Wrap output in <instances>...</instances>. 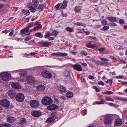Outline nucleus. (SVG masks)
<instances>
[{
	"label": "nucleus",
	"mask_w": 127,
	"mask_h": 127,
	"mask_svg": "<svg viewBox=\"0 0 127 127\" xmlns=\"http://www.w3.org/2000/svg\"><path fill=\"white\" fill-rule=\"evenodd\" d=\"M41 102L44 105H48L52 103L53 100L50 97L46 96L42 99Z\"/></svg>",
	"instance_id": "1"
},
{
	"label": "nucleus",
	"mask_w": 127,
	"mask_h": 127,
	"mask_svg": "<svg viewBox=\"0 0 127 127\" xmlns=\"http://www.w3.org/2000/svg\"><path fill=\"white\" fill-rule=\"evenodd\" d=\"M0 75L1 78L3 81H8L10 79V75L8 73H2Z\"/></svg>",
	"instance_id": "2"
},
{
	"label": "nucleus",
	"mask_w": 127,
	"mask_h": 127,
	"mask_svg": "<svg viewBox=\"0 0 127 127\" xmlns=\"http://www.w3.org/2000/svg\"><path fill=\"white\" fill-rule=\"evenodd\" d=\"M10 102L8 100L3 99L0 101V104L3 107L8 108L10 105Z\"/></svg>",
	"instance_id": "3"
},
{
	"label": "nucleus",
	"mask_w": 127,
	"mask_h": 127,
	"mask_svg": "<svg viewBox=\"0 0 127 127\" xmlns=\"http://www.w3.org/2000/svg\"><path fill=\"white\" fill-rule=\"evenodd\" d=\"M39 46L40 47H47L51 45V43L47 41H42L38 43Z\"/></svg>",
	"instance_id": "4"
},
{
	"label": "nucleus",
	"mask_w": 127,
	"mask_h": 127,
	"mask_svg": "<svg viewBox=\"0 0 127 127\" xmlns=\"http://www.w3.org/2000/svg\"><path fill=\"white\" fill-rule=\"evenodd\" d=\"M41 75L43 77L49 79L51 78L52 76V74L49 71L45 70L42 72Z\"/></svg>",
	"instance_id": "5"
},
{
	"label": "nucleus",
	"mask_w": 127,
	"mask_h": 127,
	"mask_svg": "<svg viewBox=\"0 0 127 127\" xmlns=\"http://www.w3.org/2000/svg\"><path fill=\"white\" fill-rule=\"evenodd\" d=\"M25 98L24 95L21 93H20L17 94L16 96V100L18 101L22 102L23 101Z\"/></svg>",
	"instance_id": "6"
},
{
	"label": "nucleus",
	"mask_w": 127,
	"mask_h": 127,
	"mask_svg": "<svg viewBox=\"0 0 127 127\" xmlns=\"http://www.w3.org/2000/svg\"><path fill=\"white\" fill-rule=\"evenodd\" d=\"M30 105L32 108H35L38 106L39 104V101L37 100H32L30 103Z\"/></svg>",
	"instance_id": "7"
},
{
	"label": "nucleus",
	"mask_w": 127,
	"mask_h": 127,
	"mask_svg": "<svg viewBox=\"0 0 127 127\" xmlns=\"http://www.w3.org/2000/svg\"><path fill=\"white\" fill-rule=\"evenodd\" d=\"M112 121L111 117L109 116H107L105 118L104 124L106 125H109L111 124Z\"/></svg>",
	"instance_id": "8"
},
{
	"label": "nucleus",
	"mask_w": 127,
	"mask_h": 127,
	"mask_svg": "<svg viewBox=\"0 0 127 127\" xmlns=\"http://www.w3.org/2000/svg\"><path fill=\"white\" fill-rule=\"evenodd\" d=\"M29 83H30L31 84H32L34 85L36 83V82L32 78L31 76H29L27 77V80H26Z\"/></svg>",
	"instance_id": "9"
},
{
	"label": "nucleus",
	"mask_w": 127,
	"mask_h": 127,
	"mask_svg": "<svg viewBox=\"0 0 127 127\" xmlns=\"http://www.w3.org/2000/svg\"><path fill=\"white\" fill-rule=\"evenodd\" d=\"M8 94L11 98H13L16 94V93L15 90H11L8 92Z\"/></svg>",
	"instance_id": "10"
},
{
	"label": "nucleus",
	"mask_w": 127,
	"mask_h": 127,
	"mask_svg": "<svg viewBox=\"0 0 127 127\" xmlns=\"http://www.w3.org/2000/svg\"><path fill=\"white\" fill-rule=\"evenodd\" d=\"M11 85L14 89H20L21 88L20 84L18 83H11Z\"/></svg>",
	"instance_id": "11"
},
{
	"label": "nucleus",
	"mask_w": 127,
	"mask_h": 127,
	"mask_svg": "<svg viewBox=\"0 0 127 127\" xmlns=\"http://www.w3.org/2000/svg\"><path fill=\"white\" fill-rule=\"evenodd\" d=\"M31 114L34 117H38L41 116V113L40 112L35 110L32 111Z\"/></svg>",
	"instance_id": "12"
},
{
	"label": "nucleus",
	"mask_w": 127,
	"mask_h": 127,
	"mask_svg": "<svg viewBox=\"0 0 127 127\" xmlns=\"http://www.w3.org/2000/svg\"><path fill=\"white\" fill-rule=\"evenodd\" d=\"M58 108V106L55 104H52L47 106V109L50 110H55Z\"/></svg>",
	"instance_id": "13"
},
{
	"label": "nucleus",
	"mask_w": 127,
	"mask_h": 127,
	"mask_svg": "<svg viewBox=\"0 0 127 127\" xmlns=\"http://www.w3.org/2000/svg\"><path fill=\"white\" fill-rule=\"evenodd\" d=\"M26 123V120L25 118H21L19 122V125L21 126H23Z\"/></svg>",
	"instance_id": "14"
},
{
	"label": "nucleus",
	"mask_w": 127,
	"mask_h": 127,
	"mask_svg": "<svg viewBox=\"0 0 127 127\" xmlns=\"http://www.w3.org/2000/svg\"><path fill=\"white\" fill-rule=\"evenodd\" d=\"M16 120L15 117L11 116H8L7 119V121L9 123H14L15 122Z\"/></svg>",
	"instance_id": "15"
},
{
	"label": "nucleus",
	"mask_w": 127,
	"mask_h": 127,
	"mask_svg": "<svg viewBox=\"0 0 127 127\" xmlns=\"http://www.w3.org/2000/svg\"><path fill=\"white\" fill-rule=\"evenodd\" d=\"M73 67L76 70L81 71L82 70V68L81 66L77 64H75L73 65Z\"/></svg>",
	"instance_id": "16"
},
{
	"label": "nucleus",
	"mask_w": 127,
	"mask_h": 127,
	"mask_svg": "<svg viewBox=\"0 0 127 127\" xmlns=\"http://www.w3.org/2000/svg\"><path fill=\"white\" fill-rule=\"evenodd\" d=\"M122 121L121 119L119 118L116 119L115 121V125L116 126H119L122 124Z\"/></svg>",
	"instance_id": "17"
},
{
	"label": "nucleus",
	"mask_w": 127,
	"mask_h": 127,
	"mask_svg": "<svg viewBox=\"0 0 127 127\" xmlns=\"http://www.w3.org/2000/svg\"><path fill=\"white\" fill-rule=\"evenodd\" d=\"M21 34H24L26 35H29L30 34V33L29 31V30H27V31L25 30V29H22L21 31Z\"/></svg>",
	"instance_id": "18"
},
{
	"label": "nucleus",
	"mask_w": 127,
	"mask_h": 127,
	"mask_svg": "<svg viewBox=\"0 0 127 127\" xmlns=\"http://www.w3.org/2000/svg\"><path fill=\"white\" fill-rule=\"evenodd\" d=\"M58 90L60 92H64L66 91V89L65 87L62 86L58 87Z\"/></svg>",
	"instance_id": "19"
},
{
	"label": "nucleus",
	"mask_w": 127,
	"mask_h": 127,
	"mask_svg": "<svg viewBox=\"0 0 127 127\" xmlns=\"http://www.w3.org/2000/svg\"><path fill=\"white\" fill-rule=\"evenodd\" d=\"M100 100H101L100 101L95 102V104H104L106 102L104 99L103 98H101Z\"/></svg>",
	"instance_id": "20"
},
{
	"label": "nucleus",
	"mask_w": 127,
	"mask_h": 127,
	"mask_svg": "<svg viewBox=\"0 0 127 127\" xmlns=\"http://www.w3.org/2000/svg\"><path fill=\"white\" fill-rule=\"evenodd\" d=\"M37 88L39 91H43L45 89V87L44 85H40L37 87Z\"/></svg>",
	"instance_id": "21"
},
{
	"label": "nucleus",
	"mask_w": 127,
	"mask_h": 127,
	"mask_svg": "<svg viewBox=\"0 0 127 127\" xmlns=\"http://www.w3.org/2000/svg\"><path fill=\"white\" fill-rule=\"evenodd\" d=\"M55 120L54 118L51 117L48 118L46 120V122L47 123H50L53 122Z\"/></svg>",
	"instance_id": "22"
},
{
	"label": "nucleus",
	"mask_w": 127,
	"mask_h": 127,
	"mask_svg": "<svg viewBox=\"0 0 127 127\" xmlns=\"http://www.w3.org/2000/svg\"><path fill=\"white\" fill-rule=\"evenodd\" d=\"M67 1L66 0H64L63 1V2L62 3V5L60 7V9H63L66 7Z\"/></svg>",
	"instance_id": "23"
},
{
	"label": "nucleus",
	"mask_w": 127,
	"mask_h": 127,
	"mask_svg": "<svg viewBox=\"0 0 127 127\" xmlns=\"http://www.w3.org/2000/svg\"><path fill=\"white\" fill-rule=\"evenodd\" d=\"M27 73V72L26 71H25L23 70H21L19 73V74L22 77L25 76Z\"/></svg>",
	"instance_id": "24"
},
{
	"label": "nucleus",
	"mask_w": 127,
	"mask_h": 127,
	"mask_svg": "<svg viewBox=\"0 0 127 127\" xmlns=\"http://www.w3.org/2000/svg\"><path fill=\"white\" fill-rule=\"evenodd\" d=\"M66 96L68 97L71 98L73 95V94L72 93L70 92H68L66 93Z\"/></svg>",
	"instance_id": "25"
},
{
	"label": "nucleus",
	"mask_w": 127,
	"mask_h": 127,
	"mask_svg": "<svg viewBox=\"0 0 127 127\" xmlns=\"http://www.w3.org/2000/svg\"><path fill=\"white\" fill-rule=\"evenodd\" d=\"M35 35L36 36L40 38L43 37V35L40 32H38L36 33L35 34Z\"/></svg>",
	"instance_id": "26"
},
{
	"label": "nucleus",
	"mask_w": 127,
	"mask_h": 127,
	"mask_svg": "<svg viewBox=\"0 0 127 127\" xmlns=\"http://www.w3.org/2000/svg\"><path fill=\"white\" fill-rule=\"evenodd\" d=\"M32 3L35 7H37L38 4V1L37 0H32Z\"/></svg>",
	"instance_id": "27"
},
{
	"label": "nucleus",
	"mask_w": 127,
	"mask_h": 127,
	"mask_svg": "<svg viewBox=\"0 0 127 127\" xmlns=\"http://www.w3.org/2000/svg\"><path fill=\"white\" fill-rule=\"evenodd\" d=\"M33 26V23H29V25H28L25 29V30L27 31V30H29V29L31 27Z\"/></svg>",
	"instance_id": "28"
},
{
	"label": "nucleus",
	"mask_w": 127,
	"mask_h": 127,
	"mask_svg": "<svg viewBox=\"0 0 127 127\" xmlns=\"http://www.w3.org/2000/svg\"><path fill=\"white\" fill-rule=\"evenodd\" d=\"M108 19L111 22H116V17H108Z\"/></svg>",
	"instance_id": "29"
},
{
	"label": "nucleus",
	"mask_w": 127,
	"mask_h": 127,
	"mask_svg": "<svg viewBox=\"0 0 127 127\" xmlns=\"http://www.w3.org/2000/svg\"><path fill=\"white\" fill-rule=\"evenodd\" d=\"M51 117L55 120L57 116V113L55 112H52L51 114Z\"/></svg>",
	"instance_id": "30"
},
{
	"label": "nucleus",
	"mask_w": 127,
	"mask_h": 127,
	"mask_svg": "<svg viewBox=\"0 0 127 127\" xmlns=\"http://www.w3.org/2000/svg\"><path fill=\"white\" fill-rule=\"evenodd\" d=\"M89 48H92L96 46L95 45L91 43H88L86 45Z\"/></svg>",
	"instance_id": "31"
},
{
	"label": "nucleus",
	"mask_w": 127,
	"mask_h": 127,
	"mask_svg": "<svg viewBox=\"0 0 127 127\" xmlns=\"http://www.w3.org/2000/svg\"><path fill=\"white\" fill-rule=\"evenodd\" d=\"M51 35V33L49 31H48L45 35L44 37L46 38H48Z\"/></svg>",
	"instance_id": "32"
},
{
	"label": "nucleus",
	"mask_w": 127,
	"mask_h": 127,
	"mask_svg": "<svg viewBox=\"0 0 127 127\" xmlns=\"http://www.w3.org/2000/svg\"><path fill=\"white\" fill-rule=\"evenodd\" d=\"M59 32V31H57L54 30L51 33V35H52L53 36H54L55 37H56L57 36Z\"/></svg>",
	"instance_id": "33"
},
{
	"label": "nucleus",
	"mask_w": 127,
	"mask_h": 127,
	"mask_svg": "<svg viewBox=\"0 0 127 127\" xmlns=\"http://www.w3.org/2000/svg\"><path fill=\"white\" fill-rule=\"evenodd\" d=\"M64 74L65 76L67 77L69 76L70 73L69 71L65 70L64 72Z\"/></svg>",
	"instance_id": "34"
},
{
	"label": "nucleus",
	"mask_w": 127,
	"mask_h": 127,
	"mask_svg": "<svg viewBox=\"0 0 127 127\" xmlns=\"http://www.w3.org/2000/svg\"><path fill=\"white\" fill-rule=\"evenodd\" d=\"M11 126L10 124H9L6 123L3 124L0 127H11Z\"/></svg>",
	"instance_id": "35"
},
{
	"label": "nucleus",
	"mask_w": 127,
	"mask_h": 127,
	"mask_svg": "<svg viewBox=\"0 0 127 127\" xmlns=\"http://www.w3.org/2000/svg\"><path fill=\"white\" fill-rule=\"evenodd\" d=\"M60 56L63 57L64 56H66L67 55V54L65 53H61L60 52Z\"/></svg>",
	"instance_id": "36"
},
{
	"label": "nucleus",
	"mask_w": 127,
	"mask_h": 127,
	"mask_svg": "<svg viewBox=\"0 0 127 127\" xmlns=\"http://www.w3.org/2000/svg\"><path fill=\"white\" fill-rule=\"evenodd\" d=\"M75 24L77 26H84L85 24L81 22H77Z\"/></svg>",
	"instance_id": "37"
},
{
	"label": "nucleus",
	"mask_w": 127,
	"mask_h": 127,
	"mask_svg": "<svg viewBox=\"0 0 127 127\" xmlns=\"http://www.w3.org/2000/svg\"><path fill=\"white\" fill-rule=\"evenodd\" d=\"M38 8L39 9L43 10L44 9V5L42 4H40L38 6Z\"/></svg>",
	"instance_id": "38"
},
{
	"label": "nucleus",
	"mask_w": 127,
	"mask_h": 127,
	"mask_svg": "<svg viewBox=\"0 0 127 127\" xmlns=\"http://www.w3.org/2000/svg\"><path fill=\"white\" fill-rule=\"evenodd\" d=\"M100 65L104 66H106L108 65V63L107 62H102L101 63Z\"/></svg>",
	"instance_id": "39"
},
{
	"label": "nucleus",
	"mask_w": 127,
	"mask_h": 127,
	"mask_svg": "<svg viewBox=\"0 0 127 127\" xmlns=\"http://www.w3.org/2000/svg\"><path fill=\"white\" fill-rule=\"evenodd\" d=\"M67 31L69 32H72L74 31V30L69 27H67L66 28Z\"/></svg>",
	"instance_id": "40"
},
{
	"label": "nucleus",
	"mask_w": 127,
	"mask_h": 127,
	"mask_svg": "<svg viewBox=\"0 0 127 127\" xmlns=\"http://www.w3.org/2000/svg\"><path fill=\"white\" fill-rule=\"evenodd\" d=\"M114 93L111 91H108L106 92H103V94H105L111 95L113 94Z\"/></svg>",
	"instance_id": "41"
},
{
	"label": "nucleus",
	"mask_w": 127,
	"mask_h": 127,
	"mask_svg": "<svg viewBox=\"0 0 127 127\" xmlns=\"http://www.w3.org/2000/svg\"><path fill=\"white\" fill-rule=\"evenodd\" d=\"M89 37L91 39H93L94 40L96 41H98V39L95 36H90Z\"/></svg>",
	"instance_id": "42"
},
{
	"label": "nucleus",
	"mask_w": 127,
	"mask_h": 127,
	"mask_svg": "<svg viewBox=\"0 0 127 127\" xmlns=\"http://www.w3.org/2000/svg\"><path fill=\"white\" fill-rule=\"evenodd\" d=\"M113 80L112 79H109L108 80H107L106 81V83H109L110 84V85H111L112 83Z\"/></svg>",
	"instance_id": "43"
},
{
	"label": "nucleus",
	"mask_w": 127,
	"mask_h": 127,
	"mask_svg": "<svg viewBox=\"0 0 127 127\" xmlns=\"http://www.w3.org/2000/svg\"><path fill=\"white\" fill-rule=\"evenodd\" d=\"M30 11L31 12H34L35 11V9L34 7H32L30 8Z\"/></svg>",
	"instance_id": "44"
},
{
	"label": "nucleus",
	"mask_w": 127,
	"mask_h": 127,
	"mask_svg": "<svg viewBox=\"0 0 127 127\" xmlns=\"http://www.w3.org/2000/svg\"><path fill=\"white\" fill-rule=\"evenodd\" d=\"M32 38V36L30 35L26 37L25 39V41H28L30 40Z\"/></svg>",
	"instance_id": "45"
},
{
	"label": "nucleus",
	"mask_w": 127,
	"mask_h": 127,
	"mask_svg": "<svg viewBox=\"0 0 127 127\" xmlns=\"http://www.w3.org/2000/svg\"><path fill=\"white\" fill-rule=\"evenodd\" d=\"M93 88L95 89L96 91L97 92H99L100 91L99 89L96 86H93Z\"/></svg>",
	"instance_id": "46"
},
{
	"label": "nucleus",
	"mask_w": 127,
	"mask_h": 127,
	"mask_svg": "<svg viewBox=\"0 0 127 127\" xmlns=\"http://www.w3.org/2000/svg\"><path fill=\"white\" fill-rule=\"evenodd\" d=\"M60 6V3H58L55 6V7L57 10L61 9H60V8H59Z\"/></svg>",
	"instance_id": "47"
},
{
	"label": "nucleus",
	"mask_w": 127,
	"mask_h": 127,
	"mask_svg": "<svg viewBox=\"0 0 127 127\" xmlns=\"http://www.w3.org/2000/svg\"><path fill=\"white\" fill-rule=\"evenodd\" d=\"M52 55L53 56H60V52H58V53H52Z\"/></svg>",
	"instance_id": "48"
},
{
	"label": "nucleus",
	"mask_w": 127,
	"mask_h": 127,
	"mask_svg": "<svg viewBox=\"0 0 127 127\" xmlns=\"http://www.w3.org/2000/svg\"><path fill=\"white\" fill-rule=\"evenodd\" d=\"M105 50V47H101L100 48H98V50L99 51L101 52Z\"/></svg>",
	"instance_id": "49"
},
{
	"label": "nucleus",
	"mask_w": 127,
	"mask_h": 127,
	"mask_svg": "<svg viewBox=\"0 0 127 127\" xmlns=\"http://www.w3.org/2000/svg\"><path fill=\"white\" fill-rule=\"evenodd\" d=\"M98 84L100 85L103 86L104 85V83L102 81H100L98 82H97Z\"/></svg>",
	"instance_id": "50"
},
{
	"label": "nucleus",
	"mask_w": 127,
	"mask_h": 127,
	"mask_svg": "<svg viewBox=\"0 0 127 127\" xmlns=\"http://www.w3.org/2000/svg\"><path fill=\"white\" fill-rule=\"evenodd\" d=\"M105 99L106 100L108 101H114V99H111V98L108 97H106L105 98Z\"/></svg>",
	"instance_id": "51"
},
{
	"label": "nucleus",
	"mask_w": 127,
	"mask_h": 127,
	"mask_svg": "<svg viewBox=\"0 0 127 127\" xmlns=\"http://www.w3.org/2000/svg\"><path fill=\"white\" fill-rule=\"evenodd\" d=\"M101 23L103 25H105L107 24V22L105 19H104L102 21H101Z\"/></svg>",
	"instance_id": "52"
},
{
	"label": "nucleus",
	"mask_w": 127,
	"mask_h": 127,
	"mask_svg": "<svg viewBox=\"0 0 127 127\" xmlns=\"http://www.w3.org/2000/svg\"><path fill=\"white\" fill-rule=\"evenodd\" d=\"M101 60L103 61H109V60L106 58H101Z\"/></svg>",
	"instance_id": "53"
},
{
	"label": "nucleus",
	"mask_w": 127,
	"mask_h": 127,
	"mask_svg": "<svg viewBox=\"0 0 127 127\" xmlns=\"http://www.w3.org/2000/svg\"><path fill=\"white\" fill-rule=\"evenodd\" d=\"M32 5V4L31 3H29L27 4L28 7L30 8L33 7Z\"/></svg>",
	"instance_id": "54"
},
{
	"label": "nucleus",
	"mask_w": 127,
	"mask_h": 127,
	"mask_svg": "<svg viewBox=\"0 0 127 127\" xmlns=\"http://www.w3.org/2000/svg\"><path fill=\"white\" fill-rule=\"evenodd\" d=\"M119 22L120 24L122 25L124 23V21L123 19H121L120 20Z\"/></svg>",
	"instance_id": "55"
},
{
	"label": "nucleus",
	"mask_w": 127,
	"mask_h": 127,
	"mask_svg": "<svg viewBox=\"0 0 127 127\" xmlns=\"http://www.w3.org/2000/svg\"><path fill=\"white\" fill-rule=\"evenodd\" d=\"M81 53L82 55L85 56H87V53L86 51H82L81 52Z\"/></svg>",
	"instance_id": "56"
},
{
	"label": "nucleus",
	"mask_w": 127,
	"mask_h": 127,
	"mask_svg": "<svg viewBox=\"0 0 127 127\" xmlns=\"http://www.w3.org/2000/svg\"><path fill=\"white\" fill-rule=\"evenodd\" d=\"M109 27L108 26H105L103 27L102 29L104 30H107L108 29Z\"/></svg>",
	"instance_id": "57"
},
{
	"label": "nucleus",
	"mask_w": 127,
	"mask_h": 127,
	"mask_svg": "<svg viewBox=\"0 0 127 127\" xmlns=\"http://www.w3.org/2000/svg\"><path fill=\"white\" fill-rule=\"evenodd\" d=\"M89 78L90 79L92 80H93L95 78L94 76L90 75L89 76Z\"/></svg>",
	"instance_id": "58"
},
{
	"label": "nucleus",
	"mask_w": 127,
	"mask_h": 127,
	"mask_svg": "<svg viewBox=\"0 0 127 127\" xmlns=\"http://www.w3.org/2000/svg\"><path fill=\"white\" fill-rule=\"evenodd\" d=\"M9 32H10V31L9 30H5L4 31H2V33H7Z\"/></svg>",
	"instance_id": "59"
},
{
	"label": "nucleus",
	"mask_w": 127,
	"mask_h": 127,
	"mask_svg": "<svg viewBox=\"0 0 127 127\" xmlns=\"http://www.w3.org/2000/svg\"><path fill=\"white\" fill-rule=\"evenodd\" d=\"M71 53H72L73 54H75L76 53V51L75 50H72L70 51Z\"/></svg>",
	"instance_id": "60"
},
{
	"label": "nucleus",
	"mask_w": 127,
	"mask_h": 127,
	"mask_svg": "<svg viewBox=\"0 0 127 127\" xmlns=\"http://www.w3.org/2000/svg\"><path fill=\"white\" fill-rule=\"evenodd\" d=\"M55 101L56 103H58L59 102V101L58 99L55 98Z\"/></svg>",
	"instance_id": "61"
},
{
	"label": "nucleus",
	"mask_w": 127,
	"mask_h": 127,
	"mask_svg": "<svg viewBox=\"0 0 127 127\" xmlns=\"http://www.w3.org/2000/svg\"><path fill=\"white\" fill-rule=\"evenodd\" d=\"M30 14V12L28 10H27L26 11V13H25V14L27 15H28Z\"/></svg>",
	"instance_id": "62"
},
{
	"label": "nucleus",
	"mask_w": 127,
	"mask_h": 127,
	"mask_svg": "<svg viewBox=\"0 0 127 127\" xmlns=\"http://www.w3.org/2000/svg\"><path fill=\"white\" fill-rule=\"evenodd\" d=\"M55 39V38L53 37H49L48 38V40H52Z\"/></svg>",
	"instance_id": "63"
},
{
	"label": "nucleus",
	"mask_w": 127,
	"mask_h": 127,
	"mask_svg": "<svg viewBox=\"0 0 127 127\" xmlns=\"http://www.w3.org/2000/svg\"><path fill=\"white\" fill-rule=\"evenodd\" d=\"M108 104L110 106H115V105L113 103H109Z\"/></svg>",
	"instance_id": "64"
}]
</instances>
